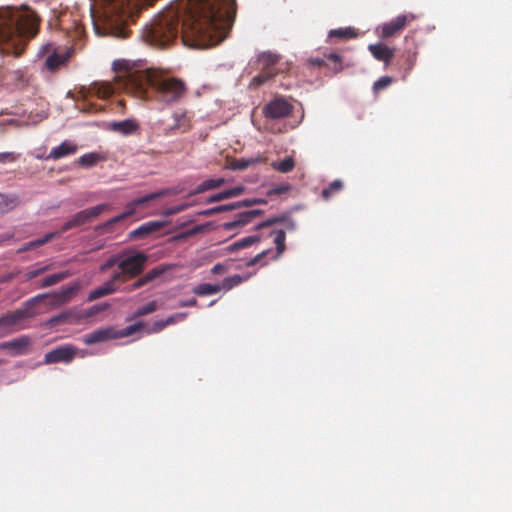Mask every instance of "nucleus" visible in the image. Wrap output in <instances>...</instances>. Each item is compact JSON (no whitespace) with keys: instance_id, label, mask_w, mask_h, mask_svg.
Returning a JSON list of instances; mask_svg holds the SVG:
<instances>
[{"instance_id":"nucleus-1","label":"nucleus","mask_w":512,"mask_h":512,"mask_svg":"<svg viewBox=\"0 0 512 512\" xmlns=\"http://www.w3.org/2000/svg\"><path fill=\"white\" fill-rule=\"evenodd\" d=\"M235 15V0H175L143 29L142 36L162 49L178 39L191 48H209L227 37Z\"/></svg>"},{"instance_id":"nucleus-2","label":"nucleus","mask_w":512,"mask_h":512,"mask_svg":"<svg viewBox=\"0 0 512 512\" xmlns=\"http://www.w3.org/2000/svg\"><path fill=\"white\" fill-rule=\"evenodd\" d=\"M39 17L24 7L0 8V54L20 56L39 31Z\"/></svg>"},{"instance_id":"nucleus-3","label":"nucleus","mask_w":512,"mask_h":512,"mask_svg":"<svg viewBox=\"0 0 512 512\" xmlns=\"http://www.w3.org/2000/svg\"><path fill=\"white\" fill-rule=\"evenodd\" d=\"M126 75L130 77V82L136 87V94L145 97L151 96L161 103H178L188 91L186 83L181 78L169 76L156 70H136V73Z\"/></svg>"},{"instance_id":"nucleus-4","label":"nucleus","mask_w":512,"mask_h":512,"mask_svg":"<svg viewBox=\"0 0 512 512\" xmlns=\"http://www.w3.org/2000/svg\"><path fill=\"white\" fill-rule=\"evenodd\" d=\"M113 68L116 72L115 82H95L91 85L90 91L101 99L109 98L120 90L136 93V87L130 82V77L126 75L134 74L136 70L131 69L125 60L115 61Z\"/></svg>"},{"instance_id":"nucleus-5","label":"nucleus","mask_w":512,"mask_h":512,"mask_svg":"<svg viewBox=\"0 0 512 512\" xmlns=\"http://www.w3.org/2000/svg\"><path fill=\"white\" fill-rule=\"evenodd\" d=\"M44 297V295H38L25 302L24 307L11 312L6 313L0 317V329L8 331H17L22 329V323L34 316L32 311L33 306Z\"/></svg>"},{"instance_id":"nucleus-6","label":"nucleus","mask_w":512,"mask_h":512,"mask_svg":"<svg viewBox=\"0 0 512 512\" xmlns=\"http://www.w3.org/2000/svg\"><path fill=\"white\" fill-rule=\"evenodd\" d=\"M148 261V256L142 252H136L121 258L118 262L119 271L113 273L118 275V281L125 282L140 275Z\"/></svg>"},{"instance_id":"nucleus-7","label":"nucleus","mask_w":512,"mask_h":512,"mask_svg":"<svg viewBox=\"0 0 512 512\" xmlns=\"http://www.w3.org/2000/svg\"><path fill=\"white\" fill-rule=\"evenodd\" d=\"M112 206L108 203L98 204L96 206L81 210L73 215L59 230V233H64L70 229L80 227L85 223L93 221L101 213L110 211Z\"/></svg>"},{"instance_id":"nucleus-8","label":"nucleus","mask_w":512,"mask_h":512,"mask_svg":"<svg viewBox=\"0 0 512 512\" xmlns=\"http://www.w3.org/2000/svg\"><path fill=\"white\" fill-rule=\"evenodd\" d=\"M165 194H166L165 191H159V192L150 193L145 196L134 199L133 201L129 202L126 205L125 211L123 213L109 219L107 222L100 225L98 227V229L110 231V229L113 225H115V224L119 223L120 221L133 215L136 212L137 207L143 206L154 199L164 196Z\"/></svg>"},{"instance_id":"nucleus-9","label":"nucleus","mask_w":512,"mask_h":512,"mask_svg":"<svg viewBox=\"0 0 512 512\" xmlns=\"http://www.w3.org/2000/svg\"><path fill=\"white\" fill-rule=\"evenodd\" d=\"M259 61L262 63L263 67L262 71L251 81V86L254 87L261 86L276 74L273 66L278 63L279 56L270 52H264L260 55Z\"/></svg>"},{"instance_id":"nucleus-10","label":"nucleus","mask_w":512,"mask_h":512,"mask_svg":"<svg viewBox=\"0 0 512 512\" xmlns=\"http://www.w3.org/2000/svg\"><path fill=\"white\" fill-rule=\"evenodd\" d=\"M293 106L284 98H275L264 105L262 111L266 118L280 119L291 114Z\"/></svg>"},{"instance_id":"nucleus-11","label":"nucleus","mask_w":512,"mask_h":512,"mask_svg":"<svg viewBox=\"0 0 512 512\" xmlns=\"http://www.w3.org/2000/svg\"><path fill=\"white\" fill-rule=\"evenodd\" d=\"M412 20H414V15L412 14L399 15L381 26L380 36L382 38H391L395 35H398Z\"/></svg>"},{"instance_id":"nucleus-12","label":"nucleus","mask_w":512,"mask_h":512,"mask_svg":"<svg viewBox=\"0 0 512 512\" xmlns=\"http://www.w3.org/2000/svg\"><path fill=\"white\" fill-rule=\"evenodd\" d=\"M77 349L71 345H64L57 347L45 355V363H70L75 355Z\"/></svg>"},{"instance_id":"nucleus-13","label":"nucleus","mask_w":512,"mask_h":512,"mask_svg":"<svg viewBox=\"0 0 512 512\" xmlns=\"http://www.w3.org/2000/svg\"><path fill=\"white\" fill-rule=\"evenodd\" d=\"M4 79L8 85L15 89H25L30 85L31 76L26 69H17L6 72Z\"/></svg>"},{"instance_id":"nucleus-14","label":"nucleus","mask_w":512,"mask_h":512,"mask_svg":"<svg viewBox=\"0 0 512 512\" xmlns=\"http://www.w3.org/2000/svg\"><path fill=\"white\" fill-rule=\"evenodd\" d=\"M118 338V332L112 327L102 328L95 330L83 337V342L86 345H93L96 343L104 342L110 339Z\"/></svg>"},{"instance_id":"nucleus-15","label":"nucleus","mask_w":512,"mask_h":512,"mask_svg":"<svg viewBox=\"0 0 512 512\" xmlns=\"http://www.w3.org/2000/svg\"><path fill=\"white\" fill-rule=\"evenodd\" d=\"M117 281L118 275H112L110 280L89 292L87 301L92 302L99 298L115 293L118 290V287L116 286Z\"/></svg>"},{"instance_id":"nucleus-16","label":"nucleus","mask_w":512,"mask_h":512,"mask_svg":"<svg viewBox=\"0 0 512 512\" xmlns=\"http://www.w3.org/2000/svg\"><path fill=\"white\" fill-rule=\"evenodd\" d=\"M108 129L121 135L128 136L139 131V124L133 119H125L122 121L110 122L108 124Z\"/></svg>"},{"instance_id":"nucleus-17","label":"nucleus","mask_w":512,"mask_h":512,"mask_svg":"<svg viewBox=\"0 0 512 512\" xmlns=\"http://www.w3.org/2000/svg\"><path fill=\"white\" fill-rule=\"evenodd\" d=\"M368 50L371 52L373 57L378 61H383L387 66L395 55L393 48L388 47L383 43L370 44Z\"/></svg>"},{"instance_id":"nucleus-18","label":"nucleus","mask_w":512,"mask_h":512,"mask_svg":"<svg viewBox=\"0 0 512 512\" xmlns=\"http://www.w3.org/2000/svg\"><path fill=\"white\" fill-rule=\"evenodd\" d=\"M173 125L169 128L172 131L185 133L191 129V119L185 110H176L172 114Z\"/></svg>"},{"instance_id":"nucleus-19","label":"nucleus","mask_w":512,"mask_h":512,"mask_svg":"<svg viewBox=\"0 0 512 512\" xmlns=\"http://www.w3.org/2000/svg\"><path fill=\"white\" fill-rule=\"evenodd\" d=\"M77 150L78 146L74 142L66 140L59 146L54 147L47 156V159L59 160L63 157L75 154Z\"/></svg>"},{"instance_id":"nucleus-20","label":"nucleus","mask_w":512,"mask_h":512,"mask_svg":"<svg viewBox=\"0 0 512 512\" xmlns=\"http://www.w3.org/2000/svg\"><path fill=\"white\" fill-rule=\"evenodd\" d=\"M262 214V210L255 209L239 213L237 219L224 223L226 230H233L237 227L250 223L256 216Z\"/></svg>"},{"instance_id":"nucleus-21","label":"nucleus","mask_w":512,"mask_h":512,"mask_svg":"<svg viewBox=\"0 0 512 512\" xmlns=\"http://www.w3.org/2000/svg\"><path fill=\"white\" fill-rule=\"evenodd\" d=\"M164 227V222L161 221H149L143 223L138 228L134 229L130 235L132 238H143L152 233H155Z\"/></svg>"},{"instance_id":"nucleus-22","label":"nucleus","mask_w":512,"mask_h":512,"mask_svg":"<svg viewBox=\"0 0 512 512\" xmlns=\"http://www.w3.org/2000/svg\"><path fill=\"white\" fill-rule=\"evenodd\" d=\"M30 345V339L27 336H21L8 342L1 344L3 349L13 350L16 355L24 354L27 347Z\"/></svg>"},{"instance_id":"nucleus-23","label":"nucleus","mask_w":512,"mask_h":512,"mask_svg":"<svg viewBox=\"0 0 512 512\" xmlns=\"http://www.w3.org/2000/svg\"><path fill=\"white\" fill-rule=\"evenodd\" d=\"M226 180L224 178L207 179L196 186L191 195L201 194L209 190H213L224 185Z\"/></svg>"},{"instance_id":"nucleus-24","label":"nucleus","mask_w":512,"mask_h":512,"mask_svg":"<svg viewBox=\"0 0 512 512\" xmlns=\"http://www.w3.org/2000/svg\"><path fill=\"white\" fill-rule=\"evenodd\" d=\"M18 205V196L0 194V216L15 209Z\"/></svg>"},{"instance_id":"nucleus-25","label":"nucleus","mask_w":512,"mask_h":512,"mask_svg":"<svg viewBox=\"0 0 512 512\" xmlns=\"http://www.w3.org/2000/svg\"><path fill=\"white\" fill-rule=\"evenodd\" d=\"M101 160H103V157L99 153L91 152V153L82 155L78 159L77 163L84 168H91V167L95 166L98 162H100Z\"/></svg>"},{"instance_id":"nucleus-26","label":"nucleus","mask_w":512,"mask_h":512,"mask_svg":"<svg viewBox=\"0 0 512 512\" xmlns=\"http://www.w3.org/2000/svg\"><path fill=\"white\" fill-rule=\"evenodd\" d=\"M80 285L78 283H74L73 285L66 287L61 290L59 293L55 294V298L59 303H67L71 300V298L76 294L79 290Z\"/></svg>"},{"instance_id":"nucleus-27","label":"nucleus","mask_w":512,"mask_h":512,"mask_svg":"<svg viewBox=\"0 0 512 512\" xmlns=\"http://www.w3.org/2000/svg\"><path fill=\"white\" fill-rule=\"evenodd\" d=\"M272 234L274 235L273 241L276 245V252L273 255V259H277L285 250L286 234L284 230L273 231Z\"/></svg>"},{"instance_id":"nucleus-28","label":"nucleus","mask_w":512,"mask_h":512,"mask_svg":"<svg viewBox=\"0 0 512 512\" xmlns=\"http://www.w3.org/2000/svg\"><path fill=\"white\" fill-rule=\"evenodd\" d=\"M221 290V286L219 284H210L203 283L199 284L193 289V292L199 296H206L216 294Z\"/></svg>"},{"instance_id":"nucleus-29","label":"nucleus","mask_w":512,"mask_h":512,"mask_svg":"<svg viewBox=\"0 0 512 512\" xmlns=\"http://www.w3.org/2000/svg\"><path fill=\"white\" fill-rule=\"evenodd\" d=\"M329 38L351 39L357 37V32L351 27L333 29L329 31Z\"/></svg>"},{"instance_id":"nucleus-30","label":"nucleus","mask_w":512,"mask_h":512,"mask_svg":"<svg viewBox=\"0 0 512 512\" xmlns=\"http://www.w3.org/2000/svg\"><path fill=\"white\" fill-rule=\"evenodd\" d=\"M259 240H260V238L257 235L247 236V237L242 238V239L234 242L233 244H231L228 247V250L232 252V251H236V250H239L242 248H246V247H249L252 244L258 242Z\"/></svg>"},{"instance_id":"nucleus-31","label":"nucleus","mask_w":512,"mask_h":512,"mask_svg":"<svg viewBox=\"0 0 512 512\" xmlns=\"http://www.w3.org/2000/svg\"><path fill=\"white\" fill-rule=\"evenodd\" d=\"M71 275L69 271H63L56 274H52L47 276L42 280L41 287H50L53 286L62 280L68 278Z\"/></svg>"},{"instance_id":"nucleus-32","label":"nucleus","mask_w":512,"mask_h":512,"mask_svg":"<svg viewBox=\"0 0 512 512\" xmlns=\"http://www.w3.org/2000/svg\"><path fill=\"white\" fill-rule=\"evenodd\" d=\"M67 57L53 52L46 58L45 65L49 70H55L66 61Z\"/></svg>"},{"instance_id":"nucleus-33","label":"nucleus","mask_w":512,"mask_h":512,"mask_svg":"<svg viewBox=\"0 0 512 512\" xmlns=\"http://www.w3.org/2000/svg\"><path fill=\"white\" fill-rule=\"evenodd\" d=\"M273 168L281 173H288L295 167V161L292 157H286L285 159L275 162L272 164Z\"/></svg>"},{"instance_id":"nucleus-34","label":"nucleus","mask_w":512,"mask_h":512,"mask_svg":"<svg viewBox=\"0 0 512 512\" xmlns=\"http://www.w3.org/2000/svg\"><path fill=\"white\" fill-rule=\"evenodd\" d=\"M343 188V183L341 180L332 181L329 186L322 190V197L325 200H328L333 194L338 193Z\"/></svg>"},{"instance_id":"nucleus-35","label":"nucleus","mask_w":512,"mask_h":512,"mask_svg":"<svg viewBox=\"0 0 512 512\" xmlns=\"http://www.w3.org/2000/svg\"><path fill=\"white\" fill-rule=\"evenodd\" d=\"M167 269L168 266L166 265H159L157 267H154L143 276V279L145 280L146 284H148L149 282H152L155 279L159 278L165 271H167Z\"/></svg>"},{"instance_id":"nucleus-36","label":"nucleus","mask_w":512,"mask_h":512,"mask_svg":"<svg viewBox=\"0 0 512 512\" xmlns=\"http://www.w3.org/2000/svg\"><path fill=\"white\" fill-rule=\"evenodd\" d=\"M244 278L241 277L240 275H233L231 277H227L225 279H223L222 281V284L220 285L221 286V289H225V290H231L232 288H234L235 286L241 284L243 282Z\"/></svg>"},{"instance_id":"nucleus-37","label":"nucleus","mask_w":512,"mask_h":512,"mask_svg":"<svg viewBox=\"0 0 512 512\" xmlns=\"http://www.w3.org/2000/svg\"><path fill=\"white\" fill-rule=\"evenodd\" d=\"M60 234L61 233H59V231L53 232V233H48L45 236H43L42 238L30 241L27 244V246H28V248H36V247L42 246V245L48 243L49 241H51L52 239H54L55 237L59 236Z\"/></svg>"},{"instance_id":"nucleus-38","label":"nucleus","mask_w":512,"mask_h":512,"mask_svg":"<svg viewBox=\"0 0 512 512\" xmlns=\"http://www.w3.org/2000/svg\"><path fill=\"white\" fill-rule=\"evenodd\" d=\"M157 309L156 301H151L135 311V317H141L153 313Z\"/></svg>"},{"instance_id":"nucleus-39","label":"nucleus","mask_w":512,"mask_h":512,"mask_svg":"<svg viewBox=\"0 0 512 512\" xmlns=\"http://www.w3.org/2000/svg\"><path fill=\"white\" fill-rule=\"evenodd\" d=\"M109 308H110V304H108L106 302L96 304V305H93L92 307H90L89 309H87L85 312V315L87 317H93L96 314L101 313Z\"/></svg>"},{"instance_id":"nucleus-40","label":"nucleus","mask_w":512,"mask_h":512,"mask_svg":"<svg viewBox=\"0 0 512 512\" xmlns=\"http://www.w3.org/2000/svg\"><path fill=\"white\" fill-rule=\"evenodd\" d=\"M255 162L254 159H236L231 163V168L233 170H245Z\"/></svg>"},{"instance_id":"nucleus-41","label":"nucleus","mask_w":512,"mask_h":512,"mask_svg":"<svg viewBox=\"0 0 512 512\" xmlns=\"http://www.w3.org/2000/svg\"><path fill=\"white\" fill-rule=\"evenodd\" d=\"M392 83V78L389 76H383L373 84V90L375 93L387 88Z\"/></svg>"},{"instance_id":"nucleus-42","label":"nucleus","mask_w":512,"mask_h":512,"mask_svg":"<svg viewBox=\"0 0 512 512\" xmlns=\"http://www.w3.org/2000/svg\"><path fill=\"white\" fill-rule=\"evenodd\" d=\"M142 327V323H135L132 325H129L125 327L123 330L118 332V338L119 337H127L132 334H134L136 331H138Z\"/></svg>"},{"instance_id":"nucleus-43","label":"nucleus","mask_w":512,"mask_h":512,"mask_svg":"<svg viewBox=\"0 0 512 512\" xmlns=\"http://www.w3.org/2000/svg\"><path fill=\"white\" fill-rule=\"evenodd\" d=\"M49 269H50V266L49 265H45V266H42V267H39V268H36V269L28 271L25 274V277H26L27 280H31V279H34V278L38 277L39 275L45 273Z\"/></svg>"},{"instance_id":"nucleus-44","label":"nucleus","mask_w":512,"mask_h":512,"mask_svg":"<svg viewBox=\"0 0 512 512\" xmlns=\"http://www.w3.org/2000/svg\"><path fill=\"white\" fill-rule=\"evenodd\" d=\"M286 220V217L285 216H281V217H273V218H270L260 224H258L255 229L258 230V229H261L263 227H268V226H271L275 223H281V222H284Z\"/></svg>"},{"instance_id":"nucleus-45","label":"nucleus","mask_w":512,"mask_h":512,"mask_svg":"<svg viewBox=\"0 0 512 512\" xmlns=\"http://www.w3.org/2000/svg\"><path fill=\"white\" fill-rule=\"evenodd\" d=\"M226 199H230L227 189L210 196L207 199V203L219 202Z\"/></svg>"},{"instance_id":"nucleus-46","label":"nucleus","mask_w":512,"mask_h":512,"mask_svg":"<svg viewBox=\"0 0 512 512\" xmlns=\"http://www.w3.org/2000/svg\"><path fill=\"white\" fill-rule=\"evenodd\" d=\"M187 317L186 312L176 313L175 315H172L166 319V323H169V325L174 324L178 321H183Z\"/></svg>"},{"instance_id":"nucleus-47","label":"nucleus","mask_w":512,"mask_h":512,"mask_svg":"<svg viewBox=\"0 0 512 512\" xmlns=\"http://www.w3.org/2000/svg\"><path fill=\"white\" fill-rule=\"evenodd\" d=\"M272 251L270 249L264 250L261 253L257 254L253 259H251L248 263L249 266L255 265L261 261L266 255L270 254Z\"/></svg>"},{"instance_id":"nucleus-48","label":"nucleus","mask_w":512,"mask_h":512,"mask_svg":"<svg viewBox=\"0 0 512 512\" xmlns=\"http://www.w3.org/2000/svg\"><path fill=\"white\" fill-rule=\"evenodd\" d=\"M227 191H228L229 197L233 198V197H237V196L243 194L245 191V188L240 185V186L233 187L231 189H227Z\"/></svg>"},{"instance_id":"nucleus-49","label":"nucleus","mask_w":512,"mask_h":512,"mask_svg":"<svg viewBox=\"0 0 512 512\" xmlns=\"http://www.w3.org/2000/svg\"><path fill=\"white\" fill-rule=\"evenodd\" d=\"M290 189V187L288 185H280V186H277L273 189H271L269 191V195H280V194H283V193H286L288 190Z\"/></svg>"},{"instance_id":"nucleus-50","label":"nucleus","mask_w":512,"mask_h":512,"mask_svg":"<svg viewBox=\"0 0 512 512\" xmlns=\"http://www.w3.org/2000/svg\"><path fill=\"white\" fill-rule=\"evenodd\" d=\"M16 157L12 152L0 153V163L13 162Z\"/></svg>"},{"instance_id":"nucleus-51","label":"nucleus","mask_w":512,"mask_h":512,"mask_svg":"<svg viewBox=\"0 0 512 512\" xmlns=\"http://www.w3.org/2000/svg\"><path fill=\"white\" fill-rule=\"evenodd\" d=\"M119 260H121V258H116L115 256L110 257L106 261V263L101 266V270L104 271L105 269L110 268V267L114 266L115 264L118 265Z\"/></svg>"},{"instance_id":"nucleus-52","label":"nucleus","mask_w":512,"mask_h":512,"mask_svg":"<svg viewBox=\"0 0 512 512\" xmlns=\"http://www.w3.org/2000/svg\"><path fill=\"white\" fill-rule=\"evenodd\" d=\"M66 318H67V316H66L65 314L55 316V317H53V318H51V319L49 320V324H50L51 326H55V325H57V324H59V323L64 322V321L66 320Z\"/></svg>"},{"instance_id":"nucleus-53","label":"nucleus","mask_w":512,"mask_h":512,"mask_svg":"<svg viewBox=\"0 0 512 512\" xmlns=\"http://www.w3.org/2000/svg\"><path fill=\"white\" fill-rule=\"evenodd\" d=\"M310 63H311L313 66H318V67H321V66H325V65H327V62H326V58H325V57H323V58H320V57L311 58V59H310Z\"/></svg>"},{"instance_id":"nucleus-54","label":"nucleus","mask_w":512,"mask_h":512,"mask_svg":"<svg viewBox=\"0 0 512 512\" xmlns=\"http://www.w3.org/2000/svg\"><path fill=\"white\" fill-rule=\"evenodd\" d=\"M255 204H256V201H254V199H247V200L236 202V208L238 209L241 207H250Z\"/></svg>"},{"instance_id":"nucleus-55","label":"nucleus","mask_w":512,"mask_h":512,"mask_svg":"<svg viewBox=\"0 0 512 512\" xmlns=\"http://www.w3.org/2000/svg\"><path fill=\"white\" fill-rule=\"evenodd\" d=\"M324 57L326 58V62L329 60L336 64L341 63V57L337 53H329L328 55H325Z\"/></svg>"},{"instance_id":"nucleus-56","label":"nucleus","mask_w":512,"mask_h":512,"mask_svg":"<svg viewBox=\"0 0 512 512\" xmlns=\"http://www.w3.org/2000/svg\"><path fill=\"white\" fill-rule=\"evenodd\" d=\"M225 271H226V267L220 263L214 265L213 268L211 269L212 274H215V275L223 274Z\"/></svg>"},{"instance_id":"nucleus-57","label":"nucleus","mask_w":512,"mask_h":512,"mask_svg":"<svg viewBox=\"0 0 512 512\" xmlns=\"http://www.w3.org/2000/svg\"><path fill=\"white\" fill-rule=\"evenodd\" d=\"M414 61H415V57L414 56H409L406 59L407 68L405 70V73H404L403 77H406L407 74L411 71V69H412V67L414 65Z\"/></svg>"},{"instance_id":"nucleus-58","label":"nucleus","mask_w":512,"mask_h":512,"mask_svg":"<svg viewBox=\"0 0 512 512\" xmlns=\"http://www.w3.org/2000/svg\"><path fill=\"white\" fill-rule=\"evenodd\" d=\"M144 285H146V282L145 280L143 279V277L139 278L137 281H135L131 287H130V291H133V290H136V289H139L141 287H143Z\"/></svg>"},{"instance_id":"nucleus-59","label":"nucleus","mask_w":512,"mask_h":512,"mask_svg":"<svg viewBox=\"0 0 512 512\" xmlns=\"http://www.w3.org/2000/svg\"><path fill=\"white\" fill-rule=\"evenodd\" d=\"M168 325H169V323H166V319L165 320H161V321H157V322L154 323V331L159 332V331H161L162 329H164Z\"/></svg>"},{"instance_id":"nucleus-60","label":"nucleus","mask_w":512,"mask_h":512,"mask_svg":"<svg viewBox=\"0 0 512 512\" xmlns=\"http://www.w3.org/2000/svg\"><path fill=\"white\" fill-rule=\"evenodd\" d=\"M168 325H169V323H166V319L165 320H161V321H157V322L154 323V331L159 332V331H161L162 329H164Z\"/></svg>"},{"instance_id":"nucleus-61","label":"nucleus","mask_w":512,"mask_h":512,"mask_svg":"<svg viewBox=\"0 0 512 512\" xmlns=\"http://www.w3.org/2000/svg\"><path fill=\"white\" fill-rule=\"evenodd\" d=\"M179 305L181 307H193L197 305V300L195 298H191L186 301H181Z\"/></svg>"},{"instance_id":"nucleus-62","label":"nucleus","mask_w":512,"mask_h":512,"mask_svg":"<svg viewBox=\"0 0 512 512\" xmlns=\"http://www.w3.org/2000/svg\"><path fill=\"white\" fill-rule=\"evenodd\" d=\"M204 229H205L204 225H197V226L193 227L192 229H190L187 232V234L188 235H195V234H198V233L202 232Z\"/></svg>"},{"instance_id":"nucleus-63","label":"nucleus","mask_w":512,"mask_h":512,"mask_svg":"<svg viewBox=\"0 0 512 512\" xmlns=\"http://www.w3.org/2000/svg\"><path fill=\"white\" fill-rule=\"evenodd\" d=\"M219 209H221V212H223V211H231V210H234L237 208H236V203H234V204H228V205H221V206H219Z\"/></svg>"},{"instance_id":"nucleus-64","label":"nucleus","mask_w":512,"mask_h":512,"mask_svg":"<svg viewBox=\"0 0 512 512\" xmlns=\"http://www.w3.org/2000/svg\"><path fill=\"white\" fill-rule=\"evenodd\" d=\"M254 201H256V204H266L267 203V201L265 199L254 198Z\"/></svg>"}]
</instances>
